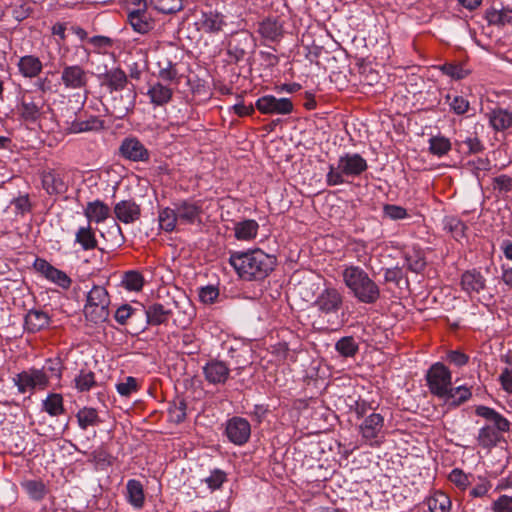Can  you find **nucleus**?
<instances>
[{"label": "nucleus", "instance_id": "1", "mask_svg": "<svg viewBox=\"0 0 512 512\" xmlns=\"http://www.w3.org/2000/svg\"><path fill=\"white\" fill-rule=\"evenodd\" d=\"M229 263L241 279L257 281L263 280L274 270L276 258L261 249H253L246 252H232Z\"/></svg>", "mask_w": 512, "mask_h": 512}, {"label": "nucleus", "instance_id": "2", "mask_svg": "<svg viewBox=\"0 0 512 512\" xmlns=\"http://www.w3.org/2000/svg\"><path fill=\"white\" fill-rule=\"evenodd\" d=\"M475 413L487 421L478 432L477 442L480 447L491 450L505 441L503 434L510 430L511 423L503 415L483 405L476 407Z\"/></svg>", "mask_w": 512, "mask_h": 512}, {"label": "nucleus", "instance_id": "3", "mask_svg": "<svg viewBox=\"0 0 512 512\" xmlns=\"http://www.w3.org/2000/svg\"><path fill=\"white\" fill-rule=\"evenodd\" d=\"M345 285L361 303L374 304L380 298V288L359 266H348L342 272Z\"/></svg>", "mask_w": 512, "mask_h": 512}, {"label": "nucleus", "instance_id": "4", "mask_svg": "<svg viewBox=\"0 0 512 512\" xmlns=\"http://www.w3.org/2000/svg\"><path fill=\"white\" fill-rule=\"evenodd\" d=\"M368 168L367 161L358 153H346L337 162V166L330 165L326 175L329 186L341 185L344 177H358Z\"/></svg>", "mask_w": 512, "mask_h": 512}, {"label": "nucleus", "instance_id": "5", "mask_svg": "<svg viewBox=\"0 0 512 512\" xmlns=\"http://www.w3.org/2000/svg\"><path fill=\"white\" fill-rule=\"evenodd\" d=\"M110 297L107 290L102 286H93L88 292L84 315L86 319L94 324H101L108 320L110 311Z\"/></svg>", "mask_w": 512, "mask_h": 512}, {"label": "nucleus", "instance_id": "6", "mask_svg": "<svg viewBox=\"0 0 512 512\" xmlns=\"http://www.w3.org/2000/svg\"><path fill=\"white\" fill-rule=\"evenodd\" d=\"M343 304L341 293L335 288L324 289L314 301V307L317 308L320 316L327 317L331 325L338 324V311Z\"/></svg>", "mask_w": 512, "mask_h": 512}, {"label": "nucleus", "instance_id": "7", "mask_svg": "<svg viewBox=\"0 0 512 512\" xmlns=\"http://www.w3.org/2000/svg\"><path fill=\"white\" fill-rule=\"evenodd\" d=\"M426 381L430 392L443 399L452 385L450 370L441 362L434 363L426 373Z\"/></svg>", "mask_w": 512, "mask_h": 512}, {"label": "nucleus", "instance_id": "8", "mask_svg": "<svg viewBox=\"0 0 512 512\" xmlns=\"http://www.w3.org/2000/svg\"><path fill=\"white\" fill-rule=\"evenodd\" d=\"M12 381L21 394L33 393L35 390H44L49 385V377L45 371L37 368H30L16 374Z\"/></svg>", "mask_w": 512, "mask_h": 512}, {"label": "nucleus", "instance_id": "9", "mask_svg": "<svg viewBox=\"0 0 512 512\" xmlns=\"http://www.w3.org/2000/svg\"><path fill=\"white\" fill-rule=\"evenodd\" d=\"M256 43L253 35L246 31L240 30L235 33H231L227 42V54L235 62H239L244 57L253 52Z\"/></svg>", "mask_w": 512, "mask_h": 512}, {"label": "nucleus", "instance_id": "10", "mask_svg": "<svg viewBox=\"0 0 512 512\" xmlns=\"http://www.w3.org/2000/svg\"><path fill=\"white\" fill-rule=\"evenodd\" d=\"M61 83L69 90L85 89L89 82V71L81 65H72L66 62L61 63Z\"/></svg>", "mask_w": 512, "mask_h": 512}, {"label": "nucleus", "instance_id": "11", "mask_svg": "<svg viewBox=\"0 0 512 512\" xmlns=\"http://www.w3.org/2000/svg\"><path fill=\"white\" fill-rule=\"evenodd\" d=\"M256 109L266 115H289L294 105L289 98H277L274 95H264L256 100Z\"/></svg>", "mask_w": 512, "mask_h": 512}, {"label": "nucleus", "instance_id": "12", "mask_svg": "<svg viewBox=\"0 0 512 512\" xmlns=\"http://www.w3.org/2000/svg\"><path fill=\"white\" fill-rule=\"evenodd\" d=\"M225 432L230 442L241 446L248 442L251 426L245 418L233 417L227 421Z\"/></svg>", "mask_w": 512, "mask_h": 512}, {"label": "nucleus", "instance_id": "13", "mask_svg": "<svg viewBox=\"0 0 512 512\" xmlns=\"http://www.w3.org/2000/svg\"><path fill=\"white\" fill-rule=\"evenodd\" d=\"M34 268L47 280L60 286L63 289H68L71 285L70 277L62 270L52 266L45 259L37 258L34 262Z\"/></svg>", "mask_w": 512, "mask_h": 512}, {"label": "nucleus", "instance_id": "14", "mask_svg": "<svg viewBox=\"0 0 512 512\" xmlns=\"http://www.w3.org/2000/svg\"><path fill=\"white\" fill-rule=\"evenodd\" d=\"M179 224L193 225L201 222L202 207L198 202L184 200L174 205Z\"/></svg>", "mask_w": 512, "mask_h": 512}, {"label": "nucleus", "instance_id": "15", "mask_svg": "<svg viewBox=\"0 0 512 512\" xmlns=\"http://www.w3.org/2000/svg\"><path fill=\"white\" fill-rule=\"evenodd\" d=\"M197 25L205 33H219L227 26L226 16L218 11H202Z\"/></svg>", "mask_w": 512, "mask_h": 512}, {"label": "nucleus", "instance_id": "16", "mask_svg": "<svg viewBox=\"0 0 512 512\" xmlns=\"http://www.w3.org/2000/svg\"><path fill=\"white\" fill-rule=\"evenodd\" d=\"M43 101L40 98H34L31 95H23L17 106V113L25 122H35L41 115Z\"/></svg>", "mask_w": 512, "mask_h": 512}, {"label": "nucleus", "instance_id": "17", "mask_svg": "<svg viewBox=\"0 0 512 512\" xmlns=\"http://www.w3.org/2000/svg\"><path fill=\"white\" fill-rule=\"evenodd\" d=\"M120 154L131 161H148L149 152L145 146L135 137L125 138L120 147Z\"/></svg>", "mask_w": 512, "mask_h": 512}, {"label": "nucleus", "instance_id": "18", "mask_svg": "<svg viewBox=\"0 0 512 512\" xmlns=\"http://www.w3.org/2000/svg\"><path fill=\"white\" fill-rule=\"evenodd\" d=\"M114 214L117 220L124 224L134 223L141 216L140 205L133 199L121 200L114 206Z\"/></svg>", "mask_w": 512, "mask_h": 512}, {"label": "nucleus", "instance_id": "19", "mask_svg": "<svg viewBox=\"0 0 512 512\" xmlns=\"http://www.w3.org/2000/svg\"><path fill=\"white\" fill-rule=\"evenodd\" d=\"M141 309L142 316L146 318V325L151 326L167 324L173 314L172 309L161 303H152L146 308L142 306Z\"/></svg>", "mask_w": 512, "mask_h": 512}, {"label": "nucleus", "instance_id": "20", "mask_svg": "<svg viewBox=\"0 0 512 512\" xmlns=\"http://www.w3.org/2000/svg\"><path fill=\"white\" fill-rule=\"evenodd\" d=\"M384 426V418L381 414L372 413L367 416L360 424L359 429L362 438L369 442L370 445L376 443L375 439L382 431Z\"/></svg>", "mask_w": 512, "mask_h": 512}, {"label": "nucleus", "instance_id": "21", "mask_svg": "<svg viewBox=\"0 0 512 512\" xmlns=\"http://www.w3.org/2000/svg\"><path fill=\"white\" fill-rule=\"evenodd\" d=\"M128 21L135 32L140 34L148 33L153 29L154 23L152 17L147 12L146 3L144 2L143 7L129 11Z\"/></svg>", "mask_w": 512, "mask_h": 512}, {"label": "nucleus", "instance_id": "22", "mask_svg": "<svg viewBox=\"0 0 512 512\" xmlns=\"http://www.w3.org/2000/svg\"><path fill=\"white\" fill-rule=\"evenodd\" d=\"M205 379L211 384H224L230 374V369L225 362L211 360L203 367Z\"/></svg>", "mask_w": 512, "mask_h": 512}, {"label": "nucleus", "instance_id": "23", "mask_svg": "<svg viewBox=\"0 0 512 512\" xmlns=\"http://www.w3.org/2000/svg\"><path fill=\"white\" fill-rule=\"evenodd\" d=\"M461 287L469 295L478 294L486 288V279L476 269L467 270L461 276Z\"/></svg>", "mask_w": 512, "mask_h": 512}, {"label": "nucleus", "instance_id": "24", "mask_svg": "<svg viewBox=\"0 0 512 512\" xmlns=\"http://www.w3.org/2000/svg\"><path fill=\"white\" fill-rule=\"evenodd\" d=\"M42 186L49 195L62 194L67 190L63 177L54 170L42 174Z\"/></svg>", "mask_w": 512, "mask_h": 512}, {"label": "nucleus", "instance_id": "25", "mask_svg": "<svg viewBox=\"0 0 512 512\" xmlns=\"http://www.w3.org/2000/svg\"><path fill=\"white\" fill-rule=\"evenodd\" d=\"M489 124L497 131H505L512 126V112L503 108H494L488 114Z\"/></svg>", "mask_w": 512, "mask_h": 512}, {"label": "nucleus", "instance_id": "26", "mask_svg": "<svg viewBox=\"0 0 512 512\" xmlns=\"http://www.w3.org/2000/svg\"><path fill=\"white\" fill-rule=\"evenodd\" d=\"M110 208L107 204L100 200L88 202L84 210V215L88 219L89 223H101L104 222L110 216Z\"/></svg>", "mask_w": 512, "mask_h": 512}, {"label": "nucleus", "instance_id": "27", "mask_svg": "<svg viewBox=\"0 0 512 512\" xmlns=\"http://www.w3.org/2000/svg\"><path fill=\"white\" fill-rule=\"evenodd\" d=\"M258 33L264 40L275 42L282 36V25L275 18H266L259 23Z\"/></svg>", "mask_w": 512, "mask_h": 512}, {"label": "nucleus", "instance_id": "28", "mask_svg": "<svg viewBox=\"0 0 512 512\" xmlns=\"http://www.w3.org/2000/svg\"><path fill=\"white\" fill-rule=\"evenodd\" d=\"M259 224L253 219H245L234 224V236L239 241H251L258 234Z\"/></svg>", "mask_w": 512, "mask_h": 512}, {"label": "nucleus", "instance_id": "29", "mask_svg": "<svg viewBox=\"0 0 512 512\" xmlns=\"http://www.w3.org/2000/svg\"><path fill=\"white\" fill-rule=\"evenodd\" d=\"M424 503L430 512H451L452 502L450 497L442 491H434L425 498Z\"/></svg>", "mask_w": 512, "mask_h": 512}, {"label": "nucleus", "instance_id": "30", "mask_svg": "<svg viewBox=\"0 0 512 512\" xmlns=\"http://www.w3.org/2000/svg\"><path fill=\"white\" fill-rule=\"evenodd\" d=\"M18 69L24 77L35 78L41 73L43 65L38 57L25 55L19 59Z\"/></svg>", "mask_w": 512, "mask_h": 512}, {"label": "nucleus", "instance_id": "31", "mask_svg": "<svg viewBox=\"0 0 512 512\" xmlns=\"http://www.w3.org/2000/svg\"><path fill=\"white\" fill-rule=\"evenodd\" d=\"M485 19L489 25L493 26L503 27L506 25H512V9H497L495 7L488 8L485 11Z\"/></svg>", "mask_w": 512, "mask_h": 512}, {"label": "nucleus", "instance_id": "32", "mask_svg": "<svg viewBox=\"0 0 512 512\" xmlns=\"http://www.w3.org/2000/svg\"><path fill=\"white\" fill-rule=\"evenodd\" d=\"M127 83V75L120 68L111 69L103 75V85L107 86L111 92L123 90Z\"/></svg>", "mask_w": 512, "mask_h": 512}, {"label": "nucleus", "instance_id": "33", "mask_svg": "<svg viewBox=\"0 0 512 512\" xmlns=\"http://www.w3.org/2000/svg\"><path fill=\"white\" fill-rule=\"evenodd\" d=\"M127 500L136 509H141L145 502L143 485L139 480L130 479L126 484Z\"/></svg>", "mask_w": 512, "mask_h": 512}, {"label": "nucleus", "instance_id": "34", "mask_svg": "<svg viewBox=\"0 0 512 512\" xmlns=\"http://www.w3.org/2000/svg\"><path fill=\"white\" fill-rule=\"evenodd\" d=\"M49 316L40 310H30L25 317V327L29 332H37L49 325Z\"/></svg>", "mask_w": 512, "mask_h": 512}, {"label": "nucleus", "instance_id": "35", "mask_svg": "<svg viewBox=\"0 0 512 512\" xmlns=\"http://www.w3.org/2000/svg\"><path fill=\"white\" fill-rule=\"evenodd\" d=\"M77 422L82 430L98 426L102 421L98 411L92 407H83L76 414Z\"/></svg>", "mask_w": 512, "mask_h": 512}, {"label": "nucleus", "instance_id": "36", "mask_svg": "<svg viewBox=\"0 0 512 512\" xmlns=\"http://www.w3.org/2000/svg\"><path fill=\"white\" fill-rule=\"evenodd\" d=\"M104 128V121L97 116H90L87 120H74L69 130L71 133L100 131Z\"/></svg>", "mask_w": 512, "mask_h": 512}, {"label": "nucleus", "instance_id": "37", "mask_svg": "<svg viewBox=\"0 0 512 512\" xmlns=\"http://www.w3.org/2000/svg\"><path fill=\"white\" fill-rule=\"evenodd\" d=\"M147 94L151 103L162 106L171 100L173 92L169 87L158 82L149 88Z\"/></svg>", "mask_w": 512, "mask_h": 512}, {"label": "nucleus", "instance_id": "38", "mask_svg": "<svg viewBox=\"0 0 512 512\" xmlns=\"http://www.w3.org/2000/svg\"><path fill=\"white\" fill-rule=\"evenodd\" d=\"M75 242L78 243L83 250H93L97 247V239L91 226L80 227L75 234Z\"/></svg>", "mask_w": 512, "mask_h": 512}, {"label": "nucleus", "instance_id": "39", "mask_svg": "<svg viewBox=\"0 0 512 512\" xmlns=\"http://www.w3.org/2000/svg\"><path fill=\"white\" fill-rule=\"evenodd\" d=\"M42 408L50 416L56 417L65 412L63 397L58 393H51L42 402Z\"/></svg>", "mask_w": 512, "mask_h": 512}, {"label": "nucleus", "instance_id": "40", "mask_svg": "<svg viewBox=\"0 0 512 512\" xmlns=\"http://www.w3.org/2000/svg\"><path fill=\"white\" fill-rule=\"evenodd\" d=\"M159 226L165 232H172L179 223L175 208H163L158 214Z\"/></svg>", "mask_w": 512, "mask_h": 512}, {"label": "nucleus", "instance_id": "41", "mask_svg": "<svg viewBox=\"0 0 512 512\" xmlns=\"http://www.w3.org/2000/svg\"><path fill=\"white\" fill-rule=\"evenodd\" d=\"M449 392L450 393H448L447 396H445V398L443 399L445 400V402L454 406H459L465 403L472 396L470 389L465 385H461L455 388L451 386L449 388Z\"/></svg>", "mask_w": 512, "mask_h": 512}, {"label": "nucleus", "instance_id": "42", "mask_svg": "<svg viewBox=\"0 0 512 512\" xmlns=\"http://www.w3.org/2000/svg\"><path fill=\"white\" fill-rule=\"evenodd\" d=\"M113 460L112 455L103 446L96 448L89 454V461L92 462L98 470H104L111 466Z\"/></svg>", "mask_w": 512, "mask_h": 512}, {"label": "nucleus", "instance_id": "43", "mask_svg": "<svg viewBox=\"0 0 512 512\" xmlns=\"http://www.w3.org/2000/svg\"><path fill=\"white\" fill-rule=\"evenodd\" d=\"M144 283L143 275L136 270L125 272L122 278V285L128 291L139 292L142 290Z\"/></svg>", "mask_w": 512, "mask_h": 512}, {"label": "nucleus", "instance_id": "44", "mask_svg": "<svg viewBox=\"0 0 512 512\" xmlns=\"http://www.w3.org/2000/svg\"><path fill=\"white\" fill-rule=\"evenodd\" d=\"M74 386L78 392H87L97 386L95 374L92 371L81 370L74 378Z\"/></svg>", "mask_w": 512, "mask_h": 512}, {"label": "nucleus", "instance_id": "45", "mask_svg": "<svg viewBox=\"0 0 512 512\" xmlns=\"http://www.w3.org/2000/svg\"><path fill=\"white\" fill-rule=\"evenodd\" d=\"M22 488L34 501H41L46 496V486L39 480H26L22 482Z\"/></svg>", "mask_w": 512, "mask_h": 512}, {"label": "nucleus", "instance_id": "46", "mask_svg": "<svg viewBox=\"0 0 512 512\" xmlns=\"http://www.w3.org/2000/svg\"><path fill=\"white\" fill-rule=\"evenodd\" d=\"M140 317H142V309L134 308L130 304H122L114 313V318L120 325L127 324L129 319Z\"/></svg>", "mask_w": 512, "mask_h": 512}, {"label": "nucleus", "instance_id": "47", "mask_svg": "<svg viewBox=\"0 0 512 512\" xmlns=\"http://www.w3.org/2000/svg\"><path fill=\"white\" fill-rule=\"evenodd\" d=\"M335 349L341 356L348 358L357 354L359 346L352 336H345L336 342Z\"/></svg>", "mask_w": 512, "mask_h": 512}, {"label": "nucleus", "instance_id": "48", "mask_svg": "<svg viewBox=\"0 0 512 512\" xmlns=\"http://www.w3.org/2000/svg\"><path fill=\"white\" fill-rule=\"evenodd\" d=\"M451 150V142L444 136H433L429 139V151L431 154L442 157Z\"/></svg>", "mask_w": 512, "mask_h": 512}, {"label": "nucleus", "instance_id": "49", "mask_svg": "<svg viewBox=\"0 0 512 512\" xmlns=\"http://www.w3.org/2000/svg\"><path fill=\"white\" fill-rule=\"evenodd\" d=\"M156 10L164 14L180 11L183 7L182 0H150Z\"/></svg>", "mask_w": 512, "mask_h": 512}, {"label": "nucleus", "instance_id": "50", "mask_svg": "<svg viewBox=\"0 0 512 512\" xmlns=\"http://www.w3.org/2000/svg\"><path fill=\"white\" fill-rule=\"evenodd\" d=\"M471 478V474H466L459 468L453 469L448 476L449 481L452 482L461 491H464L469 487L471 484Z\"/></svg>", "mask_w": 512, "mask_h": 512}, {"label": "nucleus", "instance_id": "51", "mask_svg": "<svg viewBox=\"0 0 512 512\" xmlns=\"http://www.w3.org/2000/svg\"><path fill=\"white\" fill-rule=\"evenodd\" d=\"M73 53L71 56H67L65 53L61 55L62 62H74L80 61L81 63H87L90 59V51L83 45H76L72 47Z\"/></svg>", "mask_w": 512, "mask_h": 512}, {"label": "nucleus", "instance_id": "52", "mask_svg": "<svg viewBox=\"0 0 512 512\" xmlns=\"http://www.w3.org/2000/svg\"><path fill=\"white\" fill-rule=\"evenodd\" d=\"M136 94L131 92L127 95V100L123 105H113L111 114L117 119H123L130 111L133 110Z\"/></svg>", "mask_w": 512, "mask_h": 512}, {"label": "nucleus", "instance_id": "53", "mask_svg": "<svg viewBox=\"0 0 512 512\" xmlns=\"http://www.w3.org/2000/svg\"><path fill=\"white\" fill-rule=\"evenodd\" d=\"M445 229L448 230L456 240L465 236L466 225L455 217H449L445 220Z\"/></svg>", "mask_w": 512, "mask_h": 512}, {"label": "nucleus", "instance_id": "54", "mask_svg": "<svg viewBox=\"0 0 512 512\" xmlns=\"http://www.w3.org/2000/svg\"><path fill=\"white\" fill-rule=\"evenodd\" d=\"M439 68L443 74L451 77L454 80H461L467 76V70L463 67L462 64L445 63Z\"/></svg>", "mask_w": 512, "mask_h": 512}, {"label": "nucleus", "instance_id": "55", "mask_svg": "<svg viewBox=\"0 0 512 512\" xmlns=\"http://www.w3.org/2000/svg\"><path fill=\"white\" fill-rule=\"evenodd\" d=\"M139 389L138 381L132 376H128L124 381L116 384L117 392L124 397H129Z\"/></svg>", "mask_w": 512, "mask_h": 512}, {"label": "nucleus", "instance_id": "56", "mask_svg": "<svg viewBox=\"0 0 512 512\" xmlns=\"http://www.w3.org/2000/svg\"><path fill=\"white\" fill-rule=\"evenodd\" d=\"M407 268L415 273H421L426 267L425 258L419 252L406 255Z\"/></svg>", "mask_w": 512, "mask_h": 512}, {"label": "nucleus", "instance_id": "57", "mask_svg": "<svg viewBox=\"0 0 512 512\" xmlns=\"http://www.w3.org/2000/svg\"><path fill=\"white\" fill-rule=\"evenodd\" d=\"M88 42L94 47V52L97 54H105L107 49L113 46V40L102 35L90 37Z\"/></svg>", "mask_w": 512, "mask_h": 512}, {"label": "nucleus", "instance_id": "58", "mask_svg": "<svg viewBox=\"0 0 512 512\" xmlns=\"http://www.w3.org/2000/svg\"><path fill=\"white\" fill-rule=\"evenodd\" d=\"M170 420L175 423H180L186 418V403L184 400H180L178 403H174L169 407L168 410Z\"/></svg>", "mask_w": 512, "mask_h": 512}, {"label": "nucleus", "instance_id": "59", "mask_svg": "<svg viewBox=\"0 0 512 512\" xmlns=\"http://www.w3.org/2000/svg\"><path fill=\"white\" fill-rule=\"evenodd\" d=\"M447 100H450L449 106L450 109L457 115H462L468 111L469 102L463 96H454L451 98L449 95L446 97Z\"/></svg>", "mask_w": 512, "mask_h": 512}, {"label": "nucleus", "instance_id": "60", "mask_svg": "<svg viewBox=\"0 0 512 512\" xmlns=\"http://www.w3.org/2000/svg\"><path fill=\"white\" fill-rule=\"evenodd\" d=\"M383 213L391 220H401L407 217V210L404 207L393 204L384 205Z\"/></svg>", "mask_w": 512, "mask_h": 512}, {"label": "nucleus", "instance_id": "61", "mask_svg": "<svg viewBox=\"0 0 512 512\" xmlns=\"http://www.w3.org/2000/svg\"><path fill=\"white\" fill-rule=\"evenodd\" d=\"M493 512H512V496L501 495L491 505Z\"/></svg>", "mask_w": 512, "mask_h": 512}, {"label": "nucleus", "instance_id": "62", "mask_svg": "<svg viewBox=\"0 0 512 512\" xmlns=\"http://www.w3.org/2000/svg\"><path fill=\"white\" fill-rule=\"evenodd\" d=\"M493 189L499 193H508L512 190V178L508 175H500L493 179Z\"/></svg>", "mask_w": 512, "mask_h": 512}, {"label": "nucleus", "instance_id": "63", "mask_svg": "<svg viewBox=\"0 0 512 512\" xmlns=\"http://www.w3.org/2000/svg\"><path fill=\"white\" fill-rule=\"evenodd\" d=\"M446 360L457 367L465 366L469 361V356L459 350H451L447 352Z\"/></svg>", "mask_w": 512, "mask_h": 512}, {"label": "nucleus", "instance_id": "64", "mask_svg": "<svg viewBox=\"0 0 512 512\" xmlns=\"http://www.w3.org/2000/svg\"><path fill=\"white\" fill-rule=\"evenodd\" d=\"M226 480V474L222 470H214L209 477L206 478V483L212 490L219 489Z\"/></svg>", "mask_w": 512, "mask_h": 512}]
</instances>
